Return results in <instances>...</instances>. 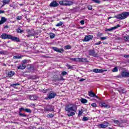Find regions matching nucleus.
<instances>
[{"mask_svg": "<svg viewBox=\"0 0 129 129\" xmlns=\"http://www.w3.org/2000/svg\"><path fill=\"white\" fill-rule=\"evenodd\" d=\"M65 110L69 112L67 114L68 116H73L77 111V106L74 104H69L66 106Z\"/></svg>", "mask_w": 129, "mask_h": 129, "instance_id": "1", "label": "nucleus"}, {"mask_svg": "<svg viewBox=\"0 0 129 129\" xmlns=\"http://www.w3.org/2000/svg\"><path fill=\"white\" fill-rule=\"evenodd\" d=\"M1 38L3 39V40H6V39H9L12 40V41H15V42H20V39L16 36H13L10 34L7 33H3L1 36Z\"/></svg>", "mask_w": 129, "mask_h": 129, "instance_id": "2", "label": "nucleus"}, {"mask_svg": "<svg viewBox=\"0 0 129 129\" xmlns=\"http://www.w3.org/2000/svg\"><path fill=\"white\" fill-rule=\"evenodd\" d=\"M129 16V12H123L120 14H119L115 16L116 19L118 20H124Z\"/></svg>", "mask_w": 129, "mask_h": 129, "instance_id": "3", "label": "nucleus"}, {"mask_svg": "<svg viewBox=\"0 0 129 129\" xmlns=\"http://www.w3.org/2000/svg\"><path fill=\"white\" fill-rule=\"evenodd\" d=\"M59 3L60 6H72V5H73V2H72V1L67 0L59 1Z\"/></svg>", "mask_w": 129, "mask_h": 129, "instance_id": "4", "label": "nucleus"}, {"mask_svg": "<svg viewBox=\"0 0 129 129\" xmlns=\"http://www.w3.org/2000/svg\"><path fill=\"white\" fill-rule=\"evenodd\" d=\"M56 95H57V94H56V93L53 91H51L47 96V98H46V99H52L53 98H55Z\"/></svg>", "mask_w": 129, "mask_h": 129, "instance_id": "5", "label": "nucleus"}, {"mask_svg": "<svg viewBox=\"0 0 129 129\" xmlns=\"http://www.w3.org/2000/svg\"><path fill=\"white\" fill-rule=\"evenodd\" d=\"M51 48L57 53H63V52H64V49H63V48H58L56 47H52Z\"/></svg>", "mask_w": 129, "mask_h": 129, "instance_id": "6", "label": "nucleus"}, {"mask_svg": "<svg viewBox=\"0 0 129 129\" xmlns=\"http://www.w3.org/2000/svg\"><path fill=\"white\" fill-rule=\"evenodd\" d=\"M91 39H93V36L92 35H87L85 37L84 39H83V42H88L91 40Z\"/></svg>", "mask_w": 129, "mask_h": 129, "instance_id": "7", "label": "nucleus"}, {"mask_svg": "<svg viewBox=\"0 0 129 129\" xmlns=\"http://www.w3.org/2000/svg\"><path fill=\"white\" fill-rule=\"evenodd\" d=\"M26 32L28 34V35H26V36L28 38H30V37H33V36H35V33L34 32V31H32L30 29H27L26 30Z\"/></svg>", "mask_w": 129, "mask_h": 129, "instance_id": "8", "label": "nucleus"}, {"mask_svg": "<svg viewBox=\"0 0 129 129\" xmlns=\"http://www.w3.org/2000/svg\"><path fill=\"white\" fill-rule=\"evenodd\" d=\"M59 6V4L56 1H53L49 5L50 8H56Z\"/></svg>", "mask_w": 129, "mask_h": 129, "instance_id": "9", "label": "nucleus"}, {"mask_svg": "<svg viewBox=\"0 0 129 129\" xmlns=\"http://www.w3.org/2000/svg\"><path fill=\"white\" fill-rule=\"evenodd\" d=\"M99 106L101 107H104V108H110V105H109V104H107L103 102L100 103Z\"/></svg>", "mask_w": 129, "mask_h": 129, "instance_id": "10", "label": "nucleus"}, {"mask_svg": "<svg viewBox=\"0 0 129 129\" xmlns=\"http://www.w3.org/2000/svg\"><path fill=\"white\" fill-rule=\"evenodd\" d=\"M53 81H55V82L56 81H60L61 80H64V78H63V77L61 76L60 78H59L57 75H54L53 77Z\"/></svg>", "mask_w": 129, "mask_h": 129, "instance_id": "11", "label": "nucleus"}, {"mask_svg": "<svg viewBox=\"0 0 129 129\" xmlns=\"http://www.w3.org/2000/svg\"><path fill=\"white\" fill-rule=\"evenodd\" d=\"M93 72L94 73H103V72H105L107 71L106 70H99V69H93Z\"/></svg>", "mask_w": 129, "mask_h": 129, "instance_id": "12", "label": "nucleus"}, {"mask_svg": "<svg viewBox=\"0 0 129 129\" xmlns=\"http://www.w3.org/2000/svg\"><path fill=\"white\" fill-rule=\"evenodd\" d=\"M89 54L90 56H93L94 57H96V56H97V53L95 52L94 50L92 49L89 50Z\"/></svg>", "mask_w": 129, "mask_h": 129, "instance_id": "13", "label": "nucleus"}, {"mask_svg": "<svg viewBox=\"0 0 129 129\" xmlns=\"http://www.w3.org/2000/svg\"><path fill=\"white\" fill-rule=\"evenodd\" d=\"M112 121H113L115 124H116V125L120 126V127H122L123 126V125H122V124H121V123H120V122H119V121L114 119H112Z\"/></svg>", "mask_w": 129, "mask_h": 129, "instance_id": "14", "label": "nucleus"}, {"mask_svg": "<svg viewBox=\"0 0 129 129\" xmlns=\"http://www.w3.org/2000/svg\"><path fill=\"white\" fill-rule=\"evenodd\" d=\"M107 124L104 123H101L98 125V127L100 128H106L107 126H108V123L107 122H106Z\"/></svg>", "mask_w": 129, "mask_h": 129, "instance_id": "15", "label": "nucleus"}, {"mask_svg": "<svg viewBox=\"0 0 129 129\" xmlns=\"http://www.w3.org/2000/svg\"><path fill=\"white\" fill-rule=\"evenodd\" d=\"M44 110H45V111H53L54 109H53V108L52 107V106L48 105L46 106L45 108H44Z\"/></svg>", "mask_w": 129, "mask_h": 129, "instance_id": "16", "label": "nucleus"}, {"mask_svg": "<svg viewBox=\"0 0 129 129\" xmlns=\"http://www.w3.org/2000/svg\"><path fill=\"white\" fill-rule=\"evenodd\" d=\"M26 67H27V66H26V64H24L23 63H22L21 65L17 67V68L18 69H20L21 70H24V69H26Z\"/></svg>", "mask_w": 129, "mask_h": 129, "instance_id": "17", "label": "nucleus"}, {"mask_svg": "<svg viewBox=\"0 0 129 129\" xmlns=\"http://www.w3.org/2000/svg\"><path fill=\"white\" fill-rule=\"evenodd\" d=\"M119 27H120V25L118 24L116 26H114L111 28L107 29L106 31H108L109 32H111V31H113V30H115V29H117V28H119Z\"/></svg>", "mask_w": 129, "mask_h": 129, "instance_id": "18", "label": "nucleus"}, {"mask_svg": "<svg viewBox=\"0 0 129 129\" xmlns=\"http://www.w3.org/2000/svg\"><path fill=\"white\" fill-rule=\"evenodd\" d=\"M89 95L91 97H95V98H97V99H98V96H97L96 95H95V94H94V93L91 91L89 92Z\"/></svg>", "mask_w": 129, "mask_h": 129, "instance_id": "19", "label": "nucleus"}, {"mask_svg": "<svg viewBox=\"0 0 129 129\" xmlns=\"http://www.w3.org/2000/svg\"><path fill=\"white\" fill-rule=\"evenodd\" d=\"M29 99L30 100H37L38 97L35 95H32L29 96Z\"/></svg>", "mask_w": 129, "mask_h": 129, "instance_id": "20", "label": "nucleus"}, {"mask_svg": "<svg viewBox=\"0 0 129 129\" xmlns=\"http://www.w3.org/2000/svg\"><path fill=\"white\" fill-rule=\"evenodd\" d=\"M121 76L122 77H129V73L123 72L121 74Z\"/></svg>", "mask_w": 129, "mask_h": 129, "instance_id": "21", "label": "nucleus"}, {"mask_svg": "<svg viewBox=\"0 0 129 129\" xmlns=\"http://www.w3.org/2000/svg\"><path fill=\"white\" fill-rule=\"evenodd\" d=\"M2 2L3 3L2 7H4V6H6V5H9V4L11 3V0H3Z\"/></svg>", "mask_w": 129, "mask_h": 129, "instance_id": "22", "label": "nucleus"}, {"mask_svg": "<svg viewBox=\"0 0 129 129\" xmlns=\"http://www.w3.org/2000/svg\"><path fill=\"white\" fill-rule=\"evenodd\" d=\"M7 21V19L6 18V17H2L1 20L0 21V25H3V24H4V23H6Z\"/></svg>", "mask_w": 129, "mask_h": 129, "instance_id": "23", "label": "nucleus"}, {"mask_svg": "<svg viewBox=\"0 0 129 129\" xmlns=\"http://www.w3.org/2000/svg\"><path fill=\"white\" fill-rule=\"evenodd\" d=\"M79 62H87V58H79Z\"/></svg>", "mask_w": 129, "mask_h": 129, "instance_id": "24", "label": "nucleus"}, {"mask_svg": "<svg viewBox=\"0 0 129 129\" xmlns=\"http://www.w3.org/2000/svg\"><path fill=\"white\" fill-rule=\"evenodd\" d=\"M14 75H15V72L14 71H11L8 73V76L9 77H13V76Z\"/></svg>", "mask_w": 129, "mask_h": 129, "instance_id": "25", "label": "nucleus"}, {"mask_svg": "<svg viewBox=\"0 0 129 129\" xmlns=\"http://www.w3.org/2000/svg\"><path fill=\"white\" fill-rule=\"evenodd\" d=\"M23 58V55H15L13 56V59H22Z\"/></svg>", "mask_w": 129, "mask_h": 129, "instance_id": "26", "label": "nucleus"}, {"mask_svg": "<svg viewBox=\"0 0 129 129\" xmlns=\"http://www.w3.org/2000/svg\"><path fill=\"white\" fill-rule=\"evenodd\" d=\"M70 60L72 61H74L75 62H79V58H70Z\"/></svg>", "mask_w": 129, "mask_h": 129, "instance_id": "27", "label": "nucleus"}, {"mask_svg": "<svg viewBox=\"0 0 129 129\" xmlns=\"http://www.w3.org/2000/svg\"><path fill=\"white\" fill-rule=\"evenodd\" d=\"M8 54V51L2 50L0 51V55H7Z\"/></svg>", "mask_w": 129, "mask_h": 129, "instance_id": "28", "label": "nucleus"}, {"mask_svg": "<svg viewBox=\"0 0 129 129\" xmlns=\"http://www.w3.org/2000/svg\"><path fill=\"white\" fill-rule=\"evenodd\" d=\"M19 115L20 116H22L23 117H27V115L25 114V113H22V112H19Z\"/></svg>", "mask_w": 129, "mask_h": 129, "instance_id": "29", "label": "nucleus"}, {"mask_svg": "<svg viewBox=\"0 0 129 129\" xmlns=\"http://www.w3.org/2000/svg\"><path fill=\"white\" fill-rule=\"evenodd\" d=\"M18 85H20V84L19 83H16V84H11L10 85L11 87H14V88H16V86H18Z\"/></svg>", "mask_w": 129, "mask_h": 129, "instance_id": "30", "label": "nucleus"}, {"mask_svg": "<svg viewBox=\"0 0 129 129\" xmlns=\"http://www.w3.org/2000/svg\"><path fill=\"white\" fill-rule=\"evenodd\" d=\"M17 33H20L21 34H22V33L24 32V30L21 29V28L19 27L18 28V29L17 30Z\"/></svg>", "mask_w": 129, "mask_h": 129, "instance_id": "31", "label": "nucleus"}, {"mask_svg": "<svg viewBox=\"0 0 129 129\" xmlns=\"http://www.w3.org/2000/svg\"><path fill=\"white\" fill-rule=\"evenodd\" d=\"M81 102H82V103H87V100L82 98L81 99Z\"/></svg>", "mask_w": 129, "mask_h": 129, "instance_id": "32", "label": "nucleus"}, {"mask_svg": "<svg viewBox=\"0 0 129 129\" xmlns=\"http://www.w3.org/2000/svg\"><path fill=\"white\" fill-rule=\"evenodd\" d=\"M27 63H29L28 60L25 59L22 60V64H24V65H26Z\"/></svg>", "mask_w": 129, "mask_h": 129, "instance_id": "33", "label": "nucleus"}, {"mask_svg": "<svg viewBox=\"0 0 129 129\" xmlns=\"http://www.w3.org/2000/svg\"><path fill=\"white\" fill-rule=\"evenodd\" d=\"M64 48L65 50H69L70 49H71V46L66 45L64 47Z\"/></svg>", "mask_w": 129, "mask_h": 129, "instance_id": "34", "label": "nucleus"}, {"mask_svg": "<svg viewBox=\"0 0 129 129\" xmlns=\"http://www.w3.org/2000/svg\"><path fill=\"white\" fill-rule=\"evenodd\" d=\"M54 38H55V34L50 33V39H54Z\"/></svg>", "mask_w": 129, "mask_h": 129, "instance_id": "35", "label": "nucleus"}, {"mask_svg": "<svg viewBox=\"0 0 129 129\" xmlns=\"http://www.w3.org/2000/svg\"><path fill=\"white\" fill-rule=\"evenodd\" d=\"M25 111H26V112H29V113H31V112H32V110L28 108H26L25 109Z\"/></svg>", "mask_w": 129, "mask_h": 129, "instance_id": "36", "label": "nucleus"}, {"mask_svg": "<svg viewBox=\"0 0 129 129\" xmlns=\"http://www.w3.org/2000/svg\"><path fill=\"white\" fill-rule=\"evenodd\" d=\"M63 25V23L62 22H60L56 25V27H61Z\"/></svg>", "mask_w": 129, "mask_h": 129, "instance_id": "37", "label": "nucleus"}, {"mask_svg": "<svg viewBox=\"0 0 129 129\" xmlns=\"http://www.w3.org/2000/svg\"><path fill=\"white\" fill-rule=\"evenodd\" d=\"M117 71H118V69L116 67L114 68L112 70V72H117Z\"/></svg>", "mask_w": 129, "mask_h": 129, "instance_id": "38", "label": "nucleus"}, {"mask_svg": "<svg viewBox=\"0 0 129 129\" xmlns=\"http://www.w3.org/2000/svg\"><path fill=\"white\" fill-rule=\"evenodd\" d=\"M100 39L101 41H104L107 39V36L100 37Z\"/></svg>", "mask_w": 129, "mask_h": 129, "instance_id": "39", "label": "nucleus"}, {"mask_svg": "<svg viewBox=\"0 0 129 129\" xmlns=\"http://www.w3.org/2000/svg\"><path fill=\"white\" fill-rule=\"evenodd\" d=\"M47 117H50V118L54 117V114L49 113L47 115Z\"/></svg>", "mask_w": 129, "mask_h": 129, "instance_id": "40", "label": "nucleus"}, {"mask_svg": "<svg viewBox=\"0 0 129 129\" xmlns=\"http://www.w3.org/2000/svg\"><path fill=\"white\" fill-rule=\"evenodd\" d=\"M16 19L17 21H20L23 19V17L22 16H18Z\"/></svg>", "mask_w": 129, "mask_h": 129, "instance_id": "41", "label": "nucleus"}, {"mask_svg": "<svg viewBox=\"0 0 129 129\" xmlns=\"http://www.w3.org/2000/svg\"><path fill=\"white\" fill-rule=\"evenodd\" d=\"M124 40L125 41H129V36H124Z\"/></svg>", "mask_w": 129, "mask_h": 129, "instance_id": "42", "label": "nucleus"}, {"mask_svg": "<svg viewBox=\"0 0 129 129\" xmlns=\"http://www.w3.org/2000/svg\"><path fill=\"white\" fill-rule=\"evenodd\" d=\"M83 121H87V120H88V117H84L82 119Z\"/></svg>", "mask_w": 129, "mask_h": 129, "instance_id": "43", "label": "nucleus"}, {"mask_svg": "<svg viewBox=\"0 0 129 129\" xmlns=\"http://www.w3.org/2000/svg\"><path fill=\"white\" fill-rule=\"evenodd\" d=\"M92 2H94V3H95L96 4H100V1L99 0H92Z\"/></svg>", "mask_w": 129, "mask_h": 129, "instance_id": "44", "label": "nucleus"}, {"mask_svg": "<svg viewBox=\"0 0 129 129\" xmlns=\"http://www.w3.org/2000/svg\"><path fill=\"white\" fill-rule=\"evenodd\" d=\"M82 113H83V112L82 111L79 110V113H78V116H81L82 115Z\"/></svg>", "mask_w": 129, "mask_h": 129, "instance_id": "45", "label": "nucleus"}, {"mask_svg": "<svg viewBox=\"0 0 129 129\" xmlns=\"http://www.w3.org/2000/svg\"><path fill=\"white\" fill-rule=\"evenodd\" d=\"M61 75H62V76H64V75H67V72H66V71L62 72Z\"/></svg>", "mask_w": 129, "mask_h": 129, "instance_id": "46", "label": "nucleus"}, {"mask_svg": "<svg viewBox=\"0 0 129 129\" xmlns=\"http://www.w3.org/2000/svg\"><path fill=\"white\" fill-rule=\"evenodd\" d=\"M67 67H68V69H72V68H73V67L69 64H67Z\"/></svg>", "mask_w": 129, "mask_h": 129, "instance_id": "47", "label": "nucleus"}, {"mask_svg": "<svg viewBox=\"0 0 129 129\" xmlns=\"http://www.w3.org/2000/svg\"><path fill=\"white\" fill-rule=\"evenodd\" d=\"M97 106V105H96V103H93L91 104V106H92L93 107H96Z\"/></svg>", "mask_w": 129, "mask_h": 129, "instance_id": "48", "label": "nucleus"}, {"mask_svg": "<svg viewBox=\"0 0 129 129\" xmlns=\"http://www.w3.org/2000/svg\"><path fill=\"white\" fill-rule=\"evenodd\" d=\"M25 108H19V112H22V111H25Z\"/></svg>", "mask_w": 129, "mask_h": 129, "instance_id": "49", "label": "nucleus"}, {"mask_svg": "<svg viewBox=\"0 0 129 129\" xmlns=\"http://www.w3.org/2000/svg\"><path fill=\"white\" fill-rule=\"evenodd\" d=\"M49 90V89L43 90L42 92H43V93H47Z\"/></svg>", "mask_w": 129, "mask_h": 129, "instance_id": "50", "label": "nucleus"}, {"mask_svg": "<svg viewBox=\"0 0 129 129\" xmlns=\"http://www.w3.org/2000/svg\"><path fill=\"white\" fill-rule=\"evenodd\" d=\"M88 10H89L90 11H91V10H92V6H90V5L88 6Z\"/></svg>", "mask_w": 129, "mask_h": 129, "instance_id": "51", "label": "nucleus"}, {"mask_svg": "<svg viewBox=\"0 0 129 129\" xmlns=\"http://www.w3.org/2000/svg\"><path fill=\"white\" fill-rule=\"evenodd\" d=\"M100 44H101V41H99L98 42H97L96 43L94 44L95 45H100Z\"/></svg>", "mask_w": 129, "mask_h": 129, "instance_id": "52", "label": "nucleus"}, {"mask_svg": "<svg viewBox=\"0 0 129 129\" xmlns=\"http://www.w3.org/2000/svg\"><path fill=\"white\" fill-rule=\"evenodd\" d=\"M80 23L81 24V25H84V20L81 21Z\"/></svg>", "mask_w": 129, "mask_h": 129, "instance_id": "53", "label": "nucleus"}, {"mask_svg": "<svg viewBox=\"0 0 129 129\" xmlns=\"http://www.w3.org/2000/svg\"><path fill=\"white\" fill-rule=\"evenodd\" d=\"M0 14H5V11L0 10Z\"/></svg>", "mask_w": 129, "mask_h": 129, "instance_id": "54", "label": "nucleus"}, {"mask_svg": "<svg viewBox=\"0 0 129 129\" xmlns=\"http://www.w3.org/2000/svg\"><path fill=\"white\" fill-rule=\"evenodd\" d=\"M85 81V79H81L79 81H80L81 82H82L83 81Z\"/></svg>", "mask_w": 129, "mask_h": 129, "instance_id": "55", "label": "nucleus"}, {"mask_svg": "<svg viewBox=\"0 0 129 129\" xmlns=\"http://www.w3.org/2000/svg\"><path fill=\"white\" fill-rule=\"evenodd\" d=\"M98 36L99 37H101V36H102V33H99L98 34Z\"/></svg>", "mask_w": 129, "mask_h": 129, "instance_id": "56", "label": "nucleus"}, {"mask_svg": "<svg viewBox=\"0 0 129 129\" xmlns=\"http://www.w3.org/2000/svg\"><path fill=\"white\" fill-rule=\"evenodd\" d=\"M124 58H128L129 57V55H125L124 56Z\"/></svg>", "mask_w": 129, "mask_h": 129, "instance_id": "57", "label": "nucleus"}, {"mask_svg": "<svg viewBox=\"0 0 129 129\" xmlns=\"http://www.w3.org/2000/svg\"><path fill=\"white\" fill-rule=\"evenodd\" d=\"M9 28V26L6 25L4 27V29H8Z\"/></svg>", "mask_w": 129, "mask_h": 129, "instance_id": "58", "label": "nucleus"}, {"mask_svg": "<svg viewBox=\"0 0 129 129\" xmlns=\"http://www.w3.org/2000/svg\"><path fill=\"white\" fill-rule=\"evenodd\" d=\"M10 7H11V8H14V7L13 6V5L12 4L10 5Z\"/></svg>", "mask_w": 129, "mask_h": 129, "instance_id": "59", "label": "nucleus"}, {"mask_svg": "<svg viewBox=\"0 0 129 129\" xmlns=\"http://www.w3.org/2000/svg\"><path fill=\"white\" fill-rule=\"evenodd\" d=\"M38 129H44V128H43V127H39Z\"/></svg>", "mask_w": 129, "mask_h": 129, "instance_id": "60", "label": "nucleus"}, {"mask_svg": "<svg viewBox=\"0 0 129 129\" xmlns=\"http://www.w3.org/2000/svg\"><path fill=\"white\" fill-rule=\"evenodd\" d=\"M111 19V17H109V18H108V20H109V19Z\"/></svg>", "mask_w": 129, "mask_h": 129, "instance_id": "61", "label": "nucleus"}, {"mask_svg": "<svg viewBox=\"0 0 129 129\" xmlns=\"http://www.w3.org/2000/svg\"><path fill=\"white\" fill-rule=\"evenodd\" d=\"M119 92L120 93V92H121V91H119L118 90Z\"/></svg>", "mask_w": 129, "mask_h": 129, "instance_id": "62", "label": "nucleus"}, {"mask_svg": "<svg viewBox=\"0 0 129 129\" xmlns=\"http://www.w3.org/2000/svg\"><path fill=\"white\" fill-rule=\"evenodd\" d=\"M109 129H112V128H110V127H109Z\"/></svg>", "mask_w": 129, "mask_h": 129, "instance_id": "63", "label": "nucleus"}, {"mask_svg": "<svg viewBox=\"0 0 129 129\" xmlns=\"http://www.w3.org/2000/svg\"><path fill=\"white\" fill-rule=\"evenodd\" d=\"M33 105H35V104H33Z\"/></svg>", "mask_w": 129, "mask_h": 129, "instance_id": "64", "label": "nucleus"}]
</instances>
